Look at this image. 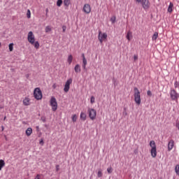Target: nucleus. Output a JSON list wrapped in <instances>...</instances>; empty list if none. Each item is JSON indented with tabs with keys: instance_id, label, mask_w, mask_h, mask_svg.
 Returning <instances> with one entry per match:
<instances>
[{
	"instance_id": "1",
	"label": "nucleus",
	"mask_w": 179,
	"mask_h": 179,
	"mask_svg": "<svg viewBox=\"0 0 179 179\" xmlns=\"http://www.w3.org/2000/svg\"><path fill=\"white\" fill-rule=\"evenodd\" d=\"M27 40L31 45H34V47L38 50L40 48V43L38 41H36V37L34 36V34H33V31H29L27 35Z\"/></svg>"
},
{
	"instance_id": "2",
	"label": "nucleus",
	"mask_w": 179,
	"mask_h": 179,
	"mask_svg": "<svg viewBox=\"0 0 179 179\" xmlns=\"http://www.w3.org/2000/svg\"><path fill=\"white\" fill-rule=\"evenodd\" d=\"M134 97L136 104H137V106H141V92H139V90L137 87H134Z\"/></svg>"
},
{
	"instance_id": "3",
	"label": "nucleus",
	"mask_w": 179,
	"mask_h": 179,
	"mask_svg": "<svg viewBox=\"0 0 179 179\" xmlns=\"http://www.w3.org/2000/svg\"><path fill=\"white\" fill-rule=\"evenodd\" d=\"M150 147L151 148L150 153L152 157H156V156H157V148L156 146V142H155V141H151L150 142Z\"/></svg>"
},
{
	"instance_id": "4",
	"label": "nucleus",
	"mask_w": 179,
	"mask_h": 179,
	"mask_svg": "<svg viewBox=\"0 0 179 179\" xmlns=\"http://www.w3.org/2000/svg\"><path fill=\"white\" fill-rule=\"evenodd\" d=\"M136 3H141L144 10H148L150 8V2L149 0H134Z\"/></svg>"
},
{
	"instance_id": "5",
	"label": "nucleus",
	"mask_w": 179,
	"mask_h": 179,
	"mask_svg": "<svg viewBox=\"0 0 179 179\" xmlns=\"http://www.w3.org/2000/svg\"><path fill=\"white\" fill-rule=\"evenodd\" d=\"M34 96L36 100H41L43 99V92L39 87H36L34 90Z\"/></svg>"
},
{
	"instance_id": "6",
	"label": "nucleus",
	"mask_w": 179,
	"mask_h": 179,
	"mask_svg": "<svg viewBox=\"0 0 179 179\" xmlns=\"http://www.w3.org/2000/svg\"><path fill=\"white\" fill-rule=\"evenodd\" d=\"M169 94L171 100L178 101L179 94L177 92V91H176V90L171 89Z\"/></svg>"
},
{
	"instance_id": "7",
	"label": "nucleus",
	"mask_w": 179,
	"mask_h": 179,
	"mask_svg": "<svg viewBox=\"0 0 179 179\" xmlns=\"http://www.w3.org/2000/svg\"><path fill=\"white\" fill-rule=\"evenodd\" d=\"M50 104L53 111L58 109V103L57 102V99H55L54 96L50 98Z\"/></svg>"
},
{
	"instance_id": "8",
	"label": "nucleus",
	"mask_w": 179,
	"mask_h": 179,
	"mask_svg": "<svg viewBox=\"0 0 179 179\" xmlns=\"http://www.w3.org/2000/svg\"><path fill=\"white\" fill-rule=\"evenodd\" d=\"M88 113H89V117L90 120H92V121H94L97 115V112L96 111V110L93 108H88Z\"/></svg>"
},
{
	"instance_id": "9",
	"label": "nucleus",
	"mask_w": 179,
	"mask_h": 179,
	"mask_svg": "<svg viewBox=\"0 0 179 179\" xmlns=\"http://www.w3.org/2000/svg\"><path fill=\"white\" fill-rule=\"evenodd\" d=\"M98 39L99 41V43H101V44H102L103 41H106V40H107V34L102 33L101 31H99Z\"/></svg>"
},
{
	"instance_id": "10",
	"label": "nucleus",
	"mask_w": 179,
	"mask_h": 179,
	"mask_svg": "<svg viewBox=\"0 0 179 179\" xmlns=\"http://www.w3.org/2000/svg\"><path fill=\"white\" fill-rule=\"evenodd\" d=\"M71 85H72V78L67 80L64 85V92H65V93H68L69 92V89H71Z\"/></svg>"
},
{
	"instance_id": "11",
	"label": "nucleus",
	"mask_w": 179,
	"mask_h": 179,
	"mask_svg": "<svg viewBox=\"0 0 179 179\" xmlns=\"http://www.w3.org/2000/svg\"><path fill=\"white\" fill-rule=\"evenodd\" d=\"M83 12L87 15H89V13L92 12V6H90V4L85 3L83 8Z\"/></svg>"
},
{
	"instance_id": "12",
	"label": "nucleus",
	"mask_w": 179,
	"mask_h": 179,
	"mask_svg": "<svg viewBox=\"0 0 179 179\" xmlns=\"http://www.w3.org/2000/svg\"><path fill=\"white\" fill-rule=\"evenodd\" d=\"M173 148H174V140L171 139L168 143V151L171 152V150H173Z\"/></svg>"
},
{
	"instance_id": "13",
	"label": "nucleus",
	"mask_w": 179,
	"mask_h": 179,
	"mask_svg": "<svg viewBox=\"0 0 179 179\" xmlns=\"http://www.w3.org/2000/svg\"><path fill=\"white\" fill-rule=\"evenodd\" d=\"M24 106H30V98L25 97L22 101Z\"/></svg>"
},
{
	"instance_id": "14",
	"label": "nucleus",
	"mask_w": 179,
	"mask_h": 179,
	"mask_svg": "<svg viewBox=\"0 0 179 179\" xmlns=\"http://www.w3.org/2000/svg\"><path fill=\"white\" fill-rule=\"evenodd\" d=\"M74 71L76 73H80V71H81L80 65L76 64L74 67Z\"/></svg>"
},
{
	"instance_id": "15",
	"label": "nucleus",
	"mask_w": 179,
	"mask_h": 179,
	"mask_svg": "<svg viewBox=\"0 0 179 179\" xmlns=\"http://www.w3.org/2000/svg\"><path fill=\"white\" fill-rule=\"evenodd\" d=\"M25 134L27 135V136H30V135H31V134H33V129H31V127L27 128Z\"/></svg>"
},
{
	"instance_id": "16",
	"label": "nucleus",
	"mask_w": 179,
	"mask_h": 179,
	"mask_svg": "<svg viewBox=\"0 0 179 179\" xmlns=\"http://www.w3.org/2000/svg\"><path fill=\"white\" fill-rule=\"evenodd\" d=\"M173 8H174V4L171 2H170L169 6L167 9L169 13H171V12H173Z\"/></svg>"
},
{
	"instance_id": "17",
	"label": "nucleus",
	"mask_w": 179,
	"mask_h": 179,
	"mask_svg": "<svg viewBox=\"0 0 179 179\" xmlns=\"http://www.w3.org/2000/svg\"><path fill=\"white\" fill-rule=\"evenodd\" d=\"M63 3L65 8H69V6L71 5V0H64Z\"/></svg>"
},
{
	"instance_id": "18",
	"label": "nucleus",
	"mask_w": 179,
	"mask_h": 179,
	"mask_svg": "<svg viewBox=\"0 0 179 179\" xmlns=\"http://www.w3.org/2000/svg\"><path fill=\"white\" fill-rule=\"evenodd\" d=\"M72 61H73V56H72V55H69L67 58V62L69 65H71V64H72Z\"/></svg>"
},
{
	"instance_id": "19",
	"label": "nucleus",
	"mask_w": 179,
	"mask_h": 179,
	"mask_svg": "<svg viewBox=\"0 0 179 179\" xmlns=\"http://www.w3.org/2000/svg\"><path fill=\"white\" fill-rule=\"evenodd\" d=\"M86 117H87L86 113L83 112L80 113V120H82L83 121H86Z\"/></svg>"
},
{
	"instance_id": "20",
	"label": "nucleus",
	"mask_w": 179,
	"mask_h": 179,
	"mask_svg": "<svg viewBox=\"0 0 179 179\" xmlns=\"http://www.w3.org/2000/svg\"><path fill=\"white\" fill-rule=\"evenodd\" d=\"M127 38L128 40V41H131V37H132V32H131L130 31H129L127 32Z\"/></svg>"
},
{
	"instance_id": "21",
	"label": "nucleus",
	"mask_w": 179,
	"mask_h": 179,
	"mask_svg": "<svg viewBox=\"0 0 179 179\" xmlns=\"http://www.w3.org/2000/svg\"><path fill=\"white\" fill-rule=\"evenodd\" d=\"M157 37H159V33L155 32L154 34L152 35V41H156L157 40Z\"/></svg>"
},
{
	"instance_id": "22",
	"label": "nucleus",
	"mask_w": 179,
	"mask_h": 179,
	"mask_svg": "<svg viewBox=\"0 0 179 179\" xmlns=\"http://www.w3.org/2000/svg\"><path fill=\"white\" fill-rule=\"evenodd\" d=\"M5 166V161L3 159H0V171L3 169V166Z\"/></svg>"
},
{
	"instance_id": "23",
	"label": "nucleus",
	"mask_w": 179,
	"mask_h": 179,
	"mask_svg": "<svg viewBox=\"0 0 179 179\" xmlns=\"http://www.w3.org/2000/svg\"><path fill=\"white\" fill-rule=\"evenodd\" d=\"M86 65H87V60L86 59H83V68L86 69Z\"/></svg>"
},
{
	"instance_id": "24",
	"label": "nucleus",
	"mask_w": 179,
	"mask_h": 179,
	"mask_svg": "<svg viewBox=\"0 0 179 179\" xmlns=\"http://www.w3.org/2000/svg\"><path fill=\"white\" fill-rule=\"evenodd\" d=\"M71 120H72L73 122H76V121H78V115H73L71 117Z\"/></svg>"
},
{
	"instance_id": "25",
	"label": "nucleus",
	"mask_w": 179,
	"mask_h": 179,
	"mask_svg": "<svg viewBox=\"0 0 179 179\" xmlns=\"http://www.w3.org/2000/svg\"><path fill=\"white\" fill-rule=\"evenodd\" d=\"M97 177L99 178H101V177H103V172L101 171V169H99L97 173Z\"/></svg>"
},
{
	"instance_id": "26",
	"label": "nucleus",
	"mask_w": 179,
	"mask_h": 179,
	"mask_svg": "<svg viewBox=\"0 0 179 179\" xmlns=\"http://www.w3.org/2000/svg\"><path fill=\"white\" fill-rule=\"evenodd\" d=\"M51 30H52V29L50 26H47L45 29V33H50V31H51Z\"/></svg>"
},
{
	"instance_id": "27",
	"label": "nucleus",
	"mask_w": 179,
	"mask_h": 179,
	"mask_svg": "<svg viewBox=\"0 0 179 179\" xmlns=\"http://www.w3.org/2000/svg\"><path fill=\"white\" fill-rule=\"evenodd\" d=\"M62 3H64V1L62 0H57V6L60 7L62 6Z\"/></svg>"
},
{
	"instance_id": "28",
	"label": "nucleus",
	"mask_w": 179,
	"mask_h": 179,
	"mask_svg": "<svg viewBox=\"0 0 179 179\" xmlns=\"http://www.w3.org/2000/svg\"><path fill=\"white\" fill-rule=\"evenodd\" d=\"M175 172L176 173L177 176H179V164H177L176 166Z\"/></svg>"
},
{
	"instance_id": "29",
	"label": "nucleus",
	"mask_w": 179,
	"mask_h": 179,
	"mask_svg": "<svg viewBox=\"0 0 179 179\" xmlns=\"http://www.w3.org/2000/svg\"><path fill=\"white\" fill-rule=\"evenodd\" d=\"M116 20H117V17L115 16L111 17L110 22L113 24H114V23H115Z\"/></svg>"
},
{
	"instance_id": "30",
	"label": "nucleus",
	"mask_w": 179,
	"mask_h": 179,
	"mask_svg": "<svg viewBox=\"0 0 179 179\" xmlns=\"http://www.w3.org/2000/svg\"><path fill=\"white\" fill-rule=\"evenodd\" d=\"M27 17L28 19H30V17H31V13L30 12V10H27Z\"/></svg>"
},
{
	"instance_id": "31",
	"label": "nucleus",
	"mask_w": 179,
	"mask_h": 179,
	"mask_svg": "<svg viewBox=\"0 0 179 179\" xmlns=\"http://www.w3.org/2000/svg\"><path fill=\"white\" fill-rule=\"evenodd\" d=\"M8 48L10 52L13 51V43H10L8 45Z\"/></svg>"
},
{
	"instance_id": "32",
	"label": "nucleus",
	"mask_w": 179,
	"mask_h": 179,
	"mask_svg": "<svg viewBox=\"0 0 179 179\" xmlns=\"http://www.w3.org/2000/svg\"><path fill=\"white\" fill-rule=\"evenodd\" d=\"M95 102V98L94 96H91V99H90V103L91 104H94V103Z\"/></svg>"
},
{
	"instance_id": "33",
	"label": "nucleus",
	"mask_w": 179,
	"mask_h": 179,
	"mask_svg": "<svg viewBox=\"0 0 179 179\" xmlns=\"http://www.w3.org/2000/svg\"><path fill=\"white\" fill-rule=\"evenodd\" d=\"M107 171L109 174H111V173H113V168L112 167H108L107 169Z\"/></svg>"
},
{
	"instance_id": "34",
	"label": "nucleus",
	"mask_w": 179,
	"mask_h": 179,
	"mask_svg": "<svg viewBox=\"0 0 179 179\" xmlns=\"http://www.w3.org/2000/svg\"><path fill=\"white\" fill-rule=\"evenodd\" d=\"M175 89H177V87H179V83L178 81H176L174 83Z\"/></svg>"
},
{
	"instance_id": "35",
	"label": "nucleus",
	"mask_w": 179,
	"mask_h": 179,
	"mask_svg": "<svg viewBox=\"0 0 179 179\" xmlns=\"http://www.w3.org/2000/svg\"><path fill=\"white\" fill-rule=\"evenodd\" d=\"M176 127L177 129H178V131H179V121H176Z\"/></svg>"
},
{
	"instance_id": "36",
	"label": "nucleus",
	"mask_w": 179,
	"mask_h": 179,
	"mask_svg": "<svg viewBox=\"0 0 179 179\" xmlns=\"http://www.w3.org/2000/svg\"><path fill=\"white\" fill-rule=\"evenodd\" d=\"M41 175H40V174H37L36 176V177L34 178V179H41Z\"/></svg>"
},
{
	"instance_id": "37",
	"label": "nucleus",
	"mask_w": 179,
	"mask_h": 179,
	"mask_svg": "<svg viewBox=\"0 0 179 179\" xmlns=\"http://www.w3.org/2000/svg\"><path fill=\"white\" fill-rule=\"evenodd\" d=\"M147 94H148V96H149L150 97L152 96V92H150V90H148L147 92Z\"/></svg>"
},
{
	"instance_id": "38",
	"label": "nucleus",
	"mask_w": 179,
	"mask_h": 179,
	"mask_svg": "<svg viewBox=\"0 0 179 179\" xmlns=\"http://www.w3.org/2000/svg\"><path fill=\"white\" fill-rule=\"evenodd\" d=\"M134 61H138V55H134Z\"/></svg>"
},
{
	"instance_id": "39",
	"label": "nucleus",
	"mask_w": 179,
	"mask_h": 179,
	"mask_svg": "<svg viewBox=\"0 0 179 179\" xmlns=\"http://www.w3.org/2000/svg\"><path fill=\"white\" fill-rule=\"evenodd\" d=\"M57 83H54L52 86V89H57Z\"/></svg>"
},
{
	"instance_id": "40",
	"label": "nucleus",
	"mask_w": 179,
	"mask_h": 179,
	"mask_svg": "<svg viewBox=\"0 0 179 179\" xmlns=\"http://www.w3.org/2000/svg\"><path fill=\"white\" fill-rule=\"evenodd\" d=\"M62 29H63V32L65 33V30H66V27L63 26Z\"/></svg>"
},
{
	"instance_id": "41",
	"label": "nucleus",
	"mask_w": 179,
	"mask_h": 179,
	"mask_svg": "<svg viewBox=\"0 0 179 179\" xmlns=\"http://www.w3.org/2000/svg\"><path fill=\"white\" fill-rule=\"evenodd\" d=\"M40 145H44V141L43 140H41L40 142H39Z\"/></svg>"
},
{
	"instance_id": "42",
	"label": "nucleus",
	"mask_w": 179,
	"mask_h": 179,
	"mask_svg": "<svg viewBox=\"0 0 179 179\" xmlns=\"http://www.w3.org/2000/svg\"><path fill=\"white\" fill-rule=\"evenodd\" d=\"M82 58H83V59H86V57H85V54L84 53L82 54Z\"/></svg>"
},
{
	"instance_id": "43",
	"label": "nucleus",
	"mask_w": 179,
	"mask_h": 179,
	"mask_svg": "<svg viewBox=\"0 0 179 179\" xmlns=\"http://www.w3.org/2000/svg\"><path fill=\"white\" fill-rule=\"evenodd\" d=\"M56 170H57V171H59V166L57 165V166H56Z\"/></svg>"
},
{
	"instance_id": "44",
	"label": "nucleus",
	"mask_w": 179,
	"mask_h": 179,
	"mask_svg": "<svg viewBox=\"0 0 179 179\" xmlns=\"http://www.w3.org/2000/svg\"><path fill=\"white\" fill-rule=\"evenodd\" d=\"M46 13H48V8L46 9Z\"/></svg>"
},
{
	"instance_id": "45",
	"label": "nucleus",
	"mask_w": 179,
	"mask_h": 179,
	"mask_svg": "<svg viewBox=\"0 0 179 179\" xmlns=\"http://www.w3.org/2000/svg\"><path fill=\"white\" fill-rule=\"evenodd\" d=\"M2 131H3V127H2Z\"/></svg>"
},
{
	"instance_id": "46",
	"label": "nucleus",
	"mask_w": 179,
	"mask_h": 179,
	"mask_svg": "<svg viewBox=\"0 0 179 179\" xmlns=\"http://www.w3.org/2000/svg\"><path fill=\"white\" fill-rule=\"evenodd\" d=\"M4 120H6V117H4Z\"/></svg>"
},
{
	"instance_id": "47",
	"label": "nucleus",
	"mask_w": 179,
	"mask_h": 179,
	"mask_svg": "<svg viewBox=\"0 0 179 179\" xmlns=\"http://www.w3.org/2000/svg\"><path fill=\"white\" fill-rule=\"evenodd\" d=\"M0 47H1V43H0Z\"/></svg>"
}]
</instances>
